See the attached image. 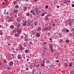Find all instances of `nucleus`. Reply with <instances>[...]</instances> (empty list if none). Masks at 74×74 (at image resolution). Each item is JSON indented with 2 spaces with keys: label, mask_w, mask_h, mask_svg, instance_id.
I'll return each mask as SVG.
<instances>
[{
  "label": "nucleus",
  "mask_w": 74,
  "mask_h": 74,
  "mask_svg": "<svg viewBox=\"0 0 74 74\" xmlns=\"http://www.w3.org/2000/svg\"><path fill=\"white\" fill-rule=\"evenodd\" d=\"M33 14L34 15H35V13H34Z\"/></svg>",
  "instance_id": "nucleus-60"
},
{
  "label": "nucleus",
  "mask_w": 74,
  "mask_h": 74,
  "mask_svg": "<svg viewBox=\"0 0 74 74\" xmlns=\"http://www.w3.org/2000/svg\"><path fill=\"white\" fill-rule=\"evenodd\" d=\"M49 48L51 50V51H53V45H52L50 44L49 45Z\"/></svg>",
  "instance_id": "nucleus-1"
},
{
  "label": "nucleus",
  "mask_w": 74,
  "mask_h": 74,
  "mask_svg": "<svg viewBox=\"0 0 74 74\" xmlns=\"http://www.w3.org/2000/svg\"><path fill=\"white\" fill-rule=\"evenodd\" d=\"M34 1L35 3H36V2L37 1H36V0H34Z\"/></svg>",
  "instance_id": "nucleus-57"
},
{
  "label": "nucleus",
  "mask_w": 74,
  "mask_h": 74,
  "mask_svg": "<svg viewBox=\"0 0 74 74\" xmlns=\"http://www.w3.org/2000/svg\"><path fill=\"white\" fill-rule=\"evenodd\" d=\"M24 47H26V44L25 43H24Z\"/></svg>",
  "instance_id": "nucleus-30"
},
{
  "label": "nucleus",
  "mask_w": 74,
  "mask_h": 74,
  "mask_svg": "<svg viewBox=\"0 0 74 74\" xmlns=\"http://www.w3.org/2000/svg\"><path fill=\"white\" fill-rule=\"evenodd\" d=\"M10 29H13L14 28V27L13 25H11L10 27Z\"/></svg>",
  "instance_id": "nucleus-12"
},
{
  "label": "nucleus",
  "mask_w": 74,
  "mask_h": 74,
  "mask_svg": "<svg viewBox=\"0 0 74 74\" xmlns=\"http://www.w3.org/2000/svg\"><path fill=\"white\" fill-rule=\"evenodd\" d=\"M36 14L37 15H38V14H39V13H38V12H36Z\"/></svg>",
  "instance_id": "nucleus-52"
},
{
  "label": "nucleus",
  "mask_w": 74,
  "mask_h": 74,
  "mask_svg": "<svg viewBox=\"0 0 74 74\" xmlns=\"http://www.w3.org/2000/svg\"><path fill=\"white\" fill-rule=\"evenodd\" d=\"M45 60H46V59H44L43 60V61H45Z\"/></svg>",
  "instance_id": "nucleus-47"
},
{
  "label": "nucleus",
  "mask_w": 74,
  "mask_h": 74,
  "mask_svg": "<svg viewBox=\"0 0 74 74\" xmlns=\"http://www.w3.org/2000/svg\"><path fill=\"white\" fill-rule=\"evenodd\" d=\"M25 52L26 53H29V50H26L25 51Z\"/></svg>",
  "instance_id": "nucleus-18"
},
{
  "label": "nucleus",
  "mask_w": 74,
  "mask_h": 74,
  "mask_svg": "<svg viewBox=\"0 0 74 74\" xmlns=\"http://www.w3.org/2000/svg\"><path fill=\"white\" fill-rule=\"evenodd\" d=\"M27 36H26L25 37V39H27Z\"/></svg>",
  "instance_id": "nucleus-40"
},
{
  "label": "nucleus",
  "mask_w": 74,
  "mask_h": 74,
  "mask_svg": "<svg viewBox=\"0 0 74 74\" xmlns=\"http://www.w3.org/2000/svg\"><path fill=\"white\" fill-rule=\"evenodd\" d=\"M41 64L42 65L41 66V67H44V64Z\"/></svg>",
  "instance_id": "nucleus-25"
},
{
  "label": "nucleus",
  "mask_w": 74,
  "mask_h": 74,
  "mask_svg": "<svg viewBox=\"0 0 74 74\" xmlns=\"http://www.w3.org/2000/svg\"><path fill=\"white\" fill-rule=\"evenodd\" d=\"M25 39L26 41H29V40L28 39Z\"/></svg>",
  "instance_id": "nucleus-32"
},
{
  "label": "nucleus",
  "mask_w": 74,
  "mask_h": 74,
  "mask_svg": "<svg viewBox=\"0 0 74 74\" xmlns=\"http://www.w3.org/2000/svg\"><path fill=\"white\" fill-rule=\"evenodd\" d=\"M70 73L71 74H73V72H72L71 71Z\"/></svg>",
  "instance_id": "nucleus-43"
},
{
  "label": "nucleus",
  "mask_w": 74,
  "mask_h": 74,
  "mask_svg": "<svg viewBox=\"0 0 74 74\" xmlns=\"http://www.w3.org/2000/svg\"><path fill=\"white\" fill-rule=\"evenodd\" d=\"M67 2H68V3H70V1H68Z\"/></svg>",
  "instance_id": "nucleus-48"
},
{
  "label": "nucleus",
  "mask_w": 74,
  "mask_h": 74,
  "mask_svg": "<svg viewBox=\"0 0 74 74\" xmlns=\"http://www.w3.org/2000/svg\"><path fill=\"white\" fill-rule=\"evenodd\" d=\"M12 18L11 17L8 20V22H12Z\"/></svg>",
  "instance_id": "nucleus-8"
},
{
  "label": "nucleus",
  "mask_w": 74,
  "mask_h": 74,
  "mask_svg": "<svg viewBox=\"0 0 74 74\" xmlns=\"http://www.w3.org/2000/svg\"><path fill=\"white\" fill-rule=\"evenodd\" d=\"M26 70H29V68H27L26 69Z\"/></svg>",
  "instance_id": "nucleus-53"
},
{
  "label": "nucleus",
  "mask_w": 74,
  "mask_h": 74,
  "mask_svg": "<svg viewBox=\"0 0 74 74\" xmlns=\"http://www.w3.org/2000/svg\"><path fill=\"white\" fill-rule=\"evenodd\" d=\"M7 1V0H4V1Z\"/></svg>",
  "instance_id": "nucleus-59"
},
{
  "label": "nucleus",
  "mask_w": 74,
  "mask_h": 74,
  "mask_svg": "<svg viewBox=\"0 0 74 74\" xmlns=\"http://www.w3.org/2000/svg\"><path fill=\"white\" fill-rule=\"evenodd\" d=\"M38 23L37 22L35 21V23H34V25L35 26H37V24Z\"/></svg>",
  "instance_id": "nucleus-16"
},
{
  "label": "nucleus",
  "mask_w": 74,
  "mask_h": 74,
  "mask_svg": "<svg viewBox=\"0 0 74 74\" xmlns=\"http://www.w3.org/2000/svg\"><path fill=\"white\" fill-rule=\"evenodd\" d=\"M66 42H67V43H69V40H66Z\"/></svg>",
  "instance_id": "nucleus-28"
},
{
  "label": "nucleus",
  "mask_w": 74,
  "mask_h": 74,
  "mask_svg": "<svg viewBox=\"0 0 74 74\" xmlns=\"http://www.w3.org/2000/svg\"><path fill=\"white\" fill-rule=\"evenodd\" d=\"M68 23L69 24V26H71V23L68 22Z\"/></svg>",
  "instance_id": "nucleus-27"
},
{
  "label": "nucleus",
  "mask_w": 74,
  "mask_h": 74,
  "mask_svg": "<svg viewBox=\"0 0 74 74\" xmlns=\"http://www.w3.org/2000/svg\"><path fill=\"white\" fill-rule=\"evenodd\" d=\"M21 26V25L19 24H17V26Z\"/></svg>",
  "instance_id": "nucleus-39"
},
{
  "label": "nucleus",
  "mask_w": 74,
  "mask_h": 74,
  "mask_svg": "<svg viewBox=\"0 0 74 74\" xmlns=\"http://www.w3.org/2000/svg\"><path fill=\"white\" fill-rule=\"evenodd\" d=\"M55 24H52V26H55Z\"/></svg>",
  "instance_id": "nucleus-41"
},
{
  "label": "nucleus",
  "mask_w": 74,
  "mask_h": 74,
  "mask_svg": "<svg viewBox=\"0 0 74 74\" xmlns=\"http://www.w3.org/2000/svg\"><path fill=\"white\" fill-rule=\"evenodd\" d=\"M74 28H73V29H71V32H73V31H74Z\"/></svg>",
  "instance_id": "nucleus-36"
},
{
  "label": "nucleus",
  "mask_w": 74,
  "mask_h": 74,
  "mask_svg": "<svg viewBox=\"0 0 74 74\" xmlns=\"http://www.w3.org/2000/svg\"><path fill=\"white\" fill-rule=\"evenodd\" d=\"M43 49H47V48H46L44 47Z\"/></svg>",
  "instance_id": "nucleus-51"
},
{
  "label": "nucleus",
  "mask_w": 74,
  "mask_h": 74,
  "mask_svg": "<svg viewBox=\"0 0 74 74\" xmlns=\"http://www.w3.org/2000/svg\"><path fill=\"white\" fill-rule=\"evenodd\" d=\"M3 5H5V4H7V3H3Z\"/></svg>",
  "instance_id": "nucleus-38"
},
{
  "label": "nucleus",
  "mask_w": 74,
  "mask_h": 74,
  "mask_svg": "<svg viewBox=\"0 0 74 74\" xmlns=\"http://www.w3.org/2000/svg\"><path fill=\"white\" fill-rule=\"evenodd\" d=\"M50 63V62H49V60H47V61L46 62V63L48 64V63Z\"/></svg>",
  "instance_id": "nucleus-21"
},
{
  "label": "nucleus",
  "mask_w": 74,
  "mask_h": 74,
  "mask_svg": "<svg viewBox=\"0 0 74 74\" xmlns=\"http://www.w3.org/2000/svg\"><path fill=\"white\" fill-rule=\"evenodd\" d=\"M17 32L18 34H19V33H21V30L18 29L17 31Z\"/></svg>",
  "instance_id": "nucleus-11"
},
{
  "label": "nucleus",
  "mask_w": 74,
  "mask_h": 74,
  "mask_svg": "<svg viewBox=\"0 0 74 74\" xmlns=\"http://www.w3.org/2000/svg\"><path fill=\"white\" fill-rule=\"evenodd\" d=\"M8 45H10V44H8Z\"/></svg>",
  "instance_id": "nucleus-62"
},
{
  "label": "nucleus",
  "mask_w": 74,
  "mask_h": 74,
  "mask_svg": "<svg viewBox=\"0 0 74 74\" xmlns=\"http://www.w3.org/2000/svg\"><path fill=\"white\" fill-rule=\"evenodd\" d=\"M43 63H45V61H44L43 62Z\"/></svg>",
  "instance_id": "nucleus-63"
},
{
  "label": "nucleus",
  "mask_w": 74,
  "mask_h": 74,
  "mask_svg": "<svg viewBox=\"0 0 74 74\" xmlns=\"http://www.w3.org/2000/svg\"><path fill=\"white\" fill-rule=\"evenodd\" d=\"M56 62H59V60H57L56 61Z\"/></svg>",
  "instance_id": "nucleus-44"
},
{
  "label": "nucleus",
  "mask_w": 74,
  "mask_h": 74,
  "mask_svg": "<svg viewBox=\"0 0 74 74\" xmlns=\"http://www.w3.org/2000/svg\"><path fill=\"white\" fill-rule=\"evenodd\" d=\"M45 8L46 9L48 8V6L47 5L46 6H45Z\"/></svg>",
  "instance_id": "nucleus-35"
},
{
  "label": "nucleus",
  "mask_w": 74,
  "mask_h": 74,
  "mask_svg": "<svg viewBox=\"0 0 74 74\" xmlns=\"http://www.w3.org/2000/svg\"><path fill=\"white\" fill-rule=\"evenodd\" d=\"M25 49V48L24 47L22 48V50H23L24 49Z\"/></svg>",
  "instance_id": "nucleus-45"
},
{
  "label": "nucleus",
  "mask_w": 74,
  "mask_h": 74,
  "mask_svg": "<svg viewBox=\"0 0 74 74\" xmlns=\"http://www.w3.org/2000/svg\"><path fill=\"white\" fill-rule=\"evenodd\" d=\"M13 4L14 5H16V1H14L13 2Z\"/></svg>",
  "instance_id": "nucleus-20"
},
{
  "label": "nucleus",
  "mask_w": 74,
  "mask_h": 74,
  "mask_svg": "<svg viewBox=\"0 0 74 74\" xmlns=\"http://www.w3.org/2000/svg\"><path fill=\"white\" fill-rule=\"evenodd\" d=\"M62 41H63V40H62L61 39L60 40V42H62Z\"/></svg>",
  "instance_id": "nucleus-49"
},
{
  "label": "nucleus",
  "mask_w": 74,
  "mask_h": 74,
  "mask_svg": "<svg viewBox=\"0 0 74 74\" xmlns=\"http://www.w3.org/2000/svg\"><path fill=\"white\" fill-rule=\"evenodd\" d=\"M15 8H19V6L18 5H16L15 6Z\"/></svg>",
  "instance_id": "nucleus-22"
},
{
  "label": "nucleus",
  "mask_w": 74,
  "mask_h": 74,
  "mask_svg": "<svg viewBox=\"0 0 74 74\" xmlns=\"http://www.w3.org/2000/svg\"><path fill=\"white\" fill-rule=\"evenodd\" d=\"M19 48L20 50H21V51H22V46L21 45H20Z\"/></svg>",
  "instance_id": "nucleus-9"
},
{
  "label": "nucleus",
  "mask_w": 74,
  "mask_h": 74,
  "mask_svg": "<svg viewBox=\"0 0 74 74\" xmlns=\"http://www.w3.org/2000/svg\"><path fill=\"white\" fill-rule=\"evenodd\" d=\"M26 24H27V23H26L25 22H24L23 24V26H25L26 25Z\"/></svg>",
  "instance_id": "nucleus-10"
},
{
  "label": "nucleus",
  "mask_w": 74,
  "mask_h": 74,
  "mask_svg": "<svg viewBox=\"0 0 74 74\" xmlns=\"http://www.w3.org/2000/svg\"><path fill=\"white\" fill-rule=\"evenodd\" d=\"M44 15H45V14H44V13H42V16H44Z\"/></svg>",
  "instance_id": "nucleus-46"
},
{
  "label": "nucleus",
  "mask_w": 74,
  "mask_h": 74,
  "mask_svg": "<svg viewBox=\"0 0 74 74\" xmlns=\"http://www.w3.org/2000/svg\"><path fill=\"white\" fill-rule=\"evenodd\" d=\"M72 63H70L69 66H73V65H72Z\"/></svg>",
  "instance_id": "nucleus-26"
},
{
  "label": "nucleus",
  "mask_w": 74,
  "mask_h": 74,
  "mask_svg": "<svg viewBox=\"0 0 74 74\" xmlns=\"http://www.w3.org/2000/svg\"><path fill=\"white\" fill-rule=\"evenodd\" d=\"M69 36H72V34H71V33H69Z\"/></svg>",
  "instance_id": "nucleus-37"
},
{
  "label": "nucleus",
  "mask_w": 74,
  "mask_h": 74,
  "mask_svg": "<svg viewBox=\"0 0 74 74\" xmlns=\"http://www.w3.org/2000/svg\"><path fill=\"white\" fill-rule=\"evenodd\" d=\"M66 32H67V33H69V30H66Z\"/></svg>",
  "instance_id": "nucleus-50"
},
{
  "label": "nucleus",
  "mask_w": 74,
  "mask_h": 74,
  "mask_svg": "<svg viewBox=\"0 0 74 74\" xmlns=\"http://www.w3.org/2000/svg\"><path fill=\"white\" fill-rule=\"evenodd\" d=\"M13 32L14 33H16V29H14V30H13Z\"/></svg>",
  "instance_id": "nucleus-29"
},
{
  "label": "nucleus",
  "mask_w": 74,
  "mask_h": 74,
  "mask_svg": "<svg viewBox=\"0 0 74 74\" xmlns=\"http://www.w3.org/2000/svg\"><path fill=\"white\" fill-rule=\"evenodd\" d=\"M13 62L11 61L9 62V66H12V65H13Z\"/></svg>",
  "instance_id": "nucleus-3"
},
{
  "label": "nucleus",
  "mask_w": 74,
  "mask_h": 74,
  "mask_svg": "<svg viewBox=\"0 0 74 74\" xmlns=\"http://www.w3.org/2000/svg\"><path fill=\"white\" fill-rule=\"evenodd\" d=\"M29 60V59H27V61H28Z\"/></svg>",
  "instance_id": "nucleus-64"
},
{
  "label": "nucleus",
  "mask_w": 74,
  "mask_h": 74,
  "mask_svg": "<svg viewBox=\"0 0 74 74\" xmlns=\"http://www.w3.org/2000/svg\"><path fill=\"white\" fill-rule=\"evenodd\" d=\"M30 12L31 13H33L34 12V11L33 10H31L30 11Z\"/></svg>",
  "instance_id": "nucleus-33"
},
{
  "label": "nucleus",
  "mask_w": 74,
  "mask_h": 74,
  "mask_svg": "<svg viewBox=\"0 0 74 74\" xmlns=\"http://www.w3.org/2000/svg\"><path fill=\"white\" fill-rule=\"evenodd\" d=\"M48 34H51V33H48Z\"/></svg>",
  "instance_id": "nucleus-61"
},
{
  "label": "nucleus",
  "mask_w": 74,
  "mask_h": 74,
  "mask_svg": "<svg viewBox=\"0 0 74 74\" xmlns=\"http://www.w3.org/2000/svg\"><path fill=\"white\" fill-rule=\"evenodd\" d=\"M36 35H37L38 37H40V34L38 33H36Z\"/></svg>",
  "instance_id": "nucleus-15"
},
{
  "label": "nucleus",
  "mask_w": 74,
  "mask_h": 74,
  "mask_svg": "<svg viewBox=\"0 0 74 74\" xmlns=\"http://www.w3.org/2000/svg\"><path fill=\"white\" fill-rule=\"evenodd\" d=\"M54 56H58V53H56L54 54Z\"/></svg>",
  "instance_id": "nucleus-23"
},
{
  "label": "nucleus",
  "mask_w": 74,
  "mask_h": 74,
  "mask_svg": "<svg viewBox=\"0 0 74 74\" xmlns=\"http://www.w3.org/2000/svg\"><path fill=\"white\" fill-rule=\"evenodd\" d=\"M24 10L26 11L27 10V7H24Z\"/></svg>",
  "instance_id": "nucleus-24"
},
{
  "label": "nucleus",
  "mask_w": 74,
  "mask_h": 74,
  "mask_svg": "<svg viewBox=\"0 0 74 74\" xmlns=\"http://www.w3.org/2000/svg\"><path fill=\"white\" fill-rule=\"evenodd\" d=\"M72 7H74V4L72 5Z\"/></svg>",
  "instance_id": "nucleus-54"
},
{
  "label": "nucleus",
  "mask_w": 74,
  "mask_h": 74,
  "mask_svg": "<svg viewBox=\"0 0 74 74\" xmlns=\"http://www.w3.org/2000/svg\"><path fill=\"white\" fill-rule=\"evenodd\" d=\"M44 44H47V42H45L44 43Z\"/></svg>",
  "instance_id": "nucleus-55"
},
{
  "label": "nucleus",
  "mask_w": 74,
  "mask_h": 74,
  "mask_svg": "<svg viewBox=\"0 0 74 74\" xmlns=\"http://www.w3.org/2000/svg\"><path fill=\"white\" fill-rule=\"evenodd\" d=\"M18 59H21L22 58V57H21V55L20 54H19L18 55V56L17 57Z\"/></svg>",
  "instance_id": "nucleus-2"
},
{
  "label": "nucleus",
  "mask_w": 74,
  "mask_h": 74,
  "mask_svg": "<svg viewBox=\"0 0 74 74\" xmlns=\"http://www.w3.org/2000/svg\"><path fill=\"white\" fill-rule=\"evenodd\" d=\"M18 10H16L14 11V13H18Z\"/></svg>",
  "instance_id": "nucleus-14"
},
{
  "label": "nucleus",
  "mask_w": 74,
  "mask_h": 74,
  "mask_svg": "<svg viewBox=\"0 0 74 74\" xmlns=\"http://www.w3.org/2000/svg\"><path fill=\"white\" fill-rule=\"evenodd\" d=\"M33 74H37V72H36V71L35 70L33 72Z\"/></svg>",
  "instance_id": "nucleus-13"
},
{
  "label": "nucleus",
  "mask_w": 74,
  "mask_h": 74,
  "mask_svg": "<svg viewBox=\"0 0 74 74\" xmlns=\"http://www.w3.org/2000/svg\"><path fill=\"white\" fill-rule=\"evenodd\" d=\"M15 37H19V34H16L14 35Z\"/></svg>",
  "instance_id": "nucleus-4"
},
{
  "label": "nucleus",
  "mask_w": 74,
  "mask_h": 74,
  "mask_svg": "<svg viewBox=\"0 0 74 74\" xmlns=\"http://www.w3.org/2000/svg\"><path fill=\"white\" fill-rule=\"evenodd\" d=\"M16 21L17 22H19L21 21V19L19 18H18L16 19Z\"/></svg>",
  "instance_id": "nucleus-5"
},
{
  "label": "nucleus",
  "mask_w": 74,
  "mask_h": 74,
  "mask_svg": "<svg viewBox=\"0 0 74 74\" xmlns=\"http://www.w3.org/2000/svg\"><path fill=\"white\" fill-rule=\"evenodd\" d=\"M64 3H65V4H67V1H65L64 2Z\"/></svg>",
  "instance_id": "nucleus-34"
},
{
  "label": "nucleus",
  "mask_w": 74,
  "mask_h": 74,
  "mask_svg": "<svg viewBox=\"0 0 74 74\" xmlns=\"http://www.w3.org/2000/svg\"><path fill=\"white\" fill-rule=\"evenodd\" d=\"M3 35V32L1 30H0V35Z\"/></svg>",
  "instance_id": "nucleus-19"
},
{
  "label": "nucleus",
  "mask_w": 74,
  "mask_h": 74,
  "mask_svg": "<svg viewBox=\"0 0 74 74\" xmlns=\"http://www.w3.org/2000/svg\"><path fill=\"white\" fill-rule=\"evenodd\" d=\"M4 63H7V61L6 60H4Z\"/></svg>",
  "instance_id": "nucleus-31"
},
{
  "label": "nucleus",
  "mask_w": 74,
  "mask_h": 74,
  "mask_svg": "<svg viewBox=\"0 0 74 74\" xmlns=\"http://www.w3.org/2000/svg\"><path fill=\"white\" fill-rule=\"evenodd\" d=\"M60 7V6H58L57 7V8H59Z\"/></svg>",
  "instance_id": "nucleus-56"
},
{
  "label": "nucleus",
  "mask_w": 74,
  "mask_h": 74,
  "mask_svg": "<svg viewBox=\"0 0 74 74\" xmlns=\"http://www.w3.org/2000/svg\"><path fill=\"white\" fill-rule=\"evenodd\" d=\"M45 19H44V20H46V21H47V20L48 19V16H45Z\"/></svg>",
  "instance_id": "nucleus-7"
},
{
  "label": "nucleus",
  "mask_w": 74,
  "mask_h": 74,
  "mask_svg": "<svg viewBox=\"0 0 74 74\" xmlns=\"http://www.w3.org/2000/svg\"><path fill=\"white\" fill-rule=\"evenodd\" d=\"M32 42H29L30 44H32Z\"/></svg>",
  "instance_id": "nucleus-58"
},
{
  "label": "nucleus",
  "mask_w": 74,
  "mask_h": 74,
  "mask_svg": "<svg viewBox=\"0 0 74 74\" xmlns=\"http://www.w3.org/2000/svg\"><path fill=\"white\" fill-rule=\"evenodd\" d=\"M65 66H66V67H67V66H68V64H65Z\"/></svg>",
  "instance_id": "nucleus-42"
},
{
  "label": "nucleus",
  "mask_w": 74,
  "mask_h": 74,
  "mask_svg": "<svg viewBox=\"0 0 74 74\" xmlns=\"http://www.w3.org/2000/svg\"><path fill=\"white\" fill-rule=\"evenodd\" d=\"M45 30H48V28L47 27H45L44 29L42 30V32H44Z\"/></svg>",
  "instance_id": "nucleus-6"
},
{
  "label": "nucleus",
  "mask_w": 74,
  "mask_h": 74,
  "mask_svg": "<svg viewBox=\"0 0 74 74\" xmlns=\"http://www.w3.org/2000/svg\"><path fill=\"white\" fill-rule=\"evenodd\" d=\"M41 29V27H38L37 28V30H38V31H39V30H40Z\"/></svg>",
  "instance_id": "nucleus-17"
}]
</instances>
